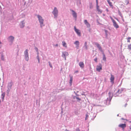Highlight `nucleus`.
I'll list each match as a JSON object with an SVG mask.
<instances>
[{
    "label": "nucleus",
    "instance_id": "f257e3e1",
    "mask_svg": "<svg viewBox=\"0 0 131 131\" xmlns=\"http://www.w3.org/2000/svg\"><path fill=\"white\" fill-rule=\"evenodd\" d=\"M37 16L40 23V27L42 28L43 26H45L43 24L44 20L42 18V17L40 15H37Z\"/></svg>",
    "mask_w": 131,
    "mask_h": 131
},
{
    "label": "nucleus",
    "instance_id": "f03ea898",
    "mask_svg": "<svg viewBox=\"0 0 131 131\" xmlns=\"http://www.w3.org/2000/svg\"><path fill=\"white\" fill-rule=\"evenodd\" d=\"M108 95L109 97L107 98V99L104 101V103L106 105H108L110 104V102L112 98V96H111V93L109 92Z\"/></svg>",
    "mask_w": 131,
    "mask_h": 131
},
{
    "label": "nucleus",
    "instance_id": "7ed1b4c3",
    "mask_svg": "<svg viewBox=\"0 0 131 131\" xmlns=\"http://www.w3.org/2000/svg\"><path fill=\"white\" fill-rule=\"evenodd\" d=\"M52 13L54 15V18H56L58 16V11L56 7H55L54 8Z\"/></svg>",
    "mask_w": 131,
    "mask_h": 131
},
{
    "label": "nucleus",
    "instance_id": "20e7f679",
    "mask_svg": "<svg viewBox=\"0 0 131 131\" xmlns=\"http://www.w3.org/2000/svg\"><path fill=\"white\" fill-rule=\"evenodd\" d=\"M25 60L27 61H28L29 60V56L28 52V50L26 49L24 51V55Z\"/></svg>",
    "mask_w": 131,
    "mask_h": 131
},
{
    "label": "nucleus",
    "instance_id": "39448f33",
    "mask_svg": "<svg viewBox=\"0 0 131 131\" xmlns=\"http://www.w3.org/2000/svg\"><path fill=\"white\" fill-rule=\"evenodd\" d=\"M14 39V37L12 36H9L7 38L8 41L12 43L13 42Z\"/></svg>",
    "mask_w": 131,
    "mask_h": 131
},
{
    "label": "nucleus",
    "instance_id": "423d86ee",
    "mask_svg": "<svg viewBox=\"0 0 131 131\" xmlns=\"http://www.w3.org/2000/svg\"><path fill=\"white\" fill-rule=\"evenodd\" d=\"M24 20L20 21L19 24L20 28H23L25 26V22Z\"/></svg>",
    "mask_w": 131,
    "mask_h": 131
},
{
    "label": "nucleus",
    "instance_id": "0eeeda50",
    "mask_svg": "<svg viewBox=\"0 0 131 131\" xmlns=\"http://www.w3.org/2000/svg\"><path fill=\"white\" fill-rule=\"evenodd\" d=\"M95 45L97 46V47L99 48V50L102 52V54L104 53V51L103 50L102 48L100 45V44L97 43H95Z\"/></svg>",
    "mask_w": 131,
    "mask_h": 131
},
{
    "label": "nucleus",
    "instance_id": "6e6552de",
    "mask_svg": "<svg viewBox=\"0 0 131 131\" xmlns=\"http://www.w3.org/2000/svg\"><path fill=\"white\" fill-rule=\"evenodd\" d=\"M95 45L97 46V47L99 48V50L102 52V54L104 53V51L103 50L102 48L100 45V44L97 43H95Z\"/></svg>",
    "mask_w": 131,
    "mask_h": 131
},
{
    "label": "nucleus",
    "instance_id": "1a4fd4ad",
    "mask_svg": "<svg viewBox=\"0 0 131 131\" xmlns=\"http://www.w3.org/2000/svg\"><path fill=\"white\" fill-rule=\"evenodd\" d=\"M96 70L98 72H100V70L102 69V65L101 64H99V66H97Z\"/></svg>",
    "mask_w": 131,
    "mask_h": 131
},
{
    "label": "nucleus",
    "instance_id": "9d476101",
    "mask_svg": "<svg viewBox=\"0 0 131 131\" xmlns=\"http://www.w3.org/2000/svg\"><path fill=\"white\" fill-rule=\"evenodd\" d=\"M71 10L72 12V15L73 17L76 19L77 16V13L73 10Z\"/></svg>",
    "mask_w": 131,
    "mask_h": 131
},
{
    "label": "nucleus",
    "instance_id": "9b49d317",
    "mask_svg": "<svg viewBox=\"0 0 131 131\" xmlns=\"http://www.w3.org/2000/svg\"><path fill=\"white\" fill-rule=\"evenodd\" d=\"M125 89L124 88H121L120 89H118L117 91V93H118V94L121 93L122 91L125 90Z\"/></svg>",
    "mask_w": 131,
    "mask_h": 131
},
{
    "label": "nucleus",
    "instance_id": "f8f14e48",
    "mask_svg": "<svg viewBox=\"0 0 131 131\" xmlns=\"http://www.w3.org/2000/svg\"><path fill=\"white\" fill-rule=\"evenodd\" d=\"M118 126L123 129L126 127V125L125 124H120Z\"/></svg>",
    "mask_w": 131,
    "mask_h": 131
},
{
    "label": "nucleus",
    "instance_id": "ddd939ff",
    "mask_svg": "<svg viewBox=\"0 0 131 131\" xmlns=\"http://www.w3.org/2000/svg\"><path fill=\"white\" fill-rule=\"evenodd\" d=\"M113 25L114 27L116 28H118L119 27V26L117 24L116 21H114V22H113Z\"/></svg>",
    "mask_w": 131,
    "mask_h": 131
},
{
    "label": "nucleus",
    "instance_id": "4468645a",
    "mask_svg": "<svg viewBox=\"0 0 131 131\" xmlns=\"http://www.w3.org/2000/svg\"><path fill=\"white\" fill-rule=\"evenodd\" d=\"M114 76L113 75L111 74V77L110 78V80H111V82L112 83H113L114 82Z\"/></svg>",
    "mask_w": 131,
    "mask_h": 131
},
{
    "label": "nucleus",
    "instance_id": "2eb2a0df",
    "mask_svg": "<svg viewBox=\"0 0 131 131\" xmlns=\"http://www.w3.org/2000/svg\"><path fill=\"white\" fill-rule=\"evenodd\" d=\"M69 55L68 53L66 51H64L62 52V57H66Z\"/></svg>",
    "mask_w": 131,
    "mask_h": 131
},
{
    "label": "nucleus",
    "instance_id": "dca6fc26",
    "mask_svg": "<svg viewBox=\"0 0 131 131\" xmlns=\"http://www.w3.org/2000/svg\"><path fill=\"white\" fill-rule=\"evenodd\" d=\"M13 84V83L12 82L8 83L7 88H12Z\"/></svg>",
    "mask_w": 131,
    "mask_h": 131
},
{
    "label": "nucleus",
    "instance_id": "f3484780",
    "mask_svg": "<svg viewBox=\"0 0 131 131\" xmlns=\"http://www.w3.org/2000/svg\"><path fill=\"white\" fill-rule=\"evenodd\" d=\"M79 65L82 68H83L84 67V64L83 62H80L79 63Z\"/></svg>",
    "mask_w": 131,
    "mask_h": 131
},
{
    "label": "nucleus",
    "instance_id": "a211bd4d",
    "mask_svg": "<svg viewBox=\"0 0 131 131\" xmlns=\"http://www.w3.org/2000/svg\"><path fill=\"white\" fill-rule=\"evenodd\" d=\"M96 114L95 113H92L91 114V116H93V118H91V119L92 120H93L94 118H95L96 116Z\"/></svg>",
    "mask_w": 131,
    "mask_h": 131
},
{
    "label": "nucleus",
    "instance_id": "6ab92c4d",
    "mask_svg": "<svg viewBox=\"0 0 131 131\" xmlns=\"http://www.w3.org/2000/svg\"><path fill=\"white\" fill-rule=\"evenodd\" d=\"M5 96V92H4L1 95V97L2 99V101H3L4 99V97Z\"/></svg>",
    "mask_w": 131,
    "mask_h": 131
},
{
    "label": "nucleus",
    "instance_id": "aec40b11",
    "mask_svg": "<svg viewBox=\"0 0 131 131\" xmlns=\"http://www.w3.org/2000/svg\"><path fill=\"white\" fill-rule=\"evenodd\" d=\"M73 98L74 99H76L78 102H79L81 100V99L80 98L75 96H73Z\"/></svg>",
    "mask_w": 131,
    "mask_h": 131
},
{
    "label": "nucleus",
    "instance_id": "412c9836",
    "mask_svg": "<svg viewBox=\"0 0 131 131\" xmlns=\"http://www.w3.org/2000/svg\"><path fill=\"white\" fill-rule=\"evenodd\" d=\"M76 30L75 31L77 34V35L79 36H81V33L79 31V30L78 29V30Z\"/></svg>",
    "mask_w": 131,
    "mask_h": 131
},
{
    "label": "nucleus",
    "instance_id": "4be33fe9",
    "mask_svg": "<svg viewBox=\"0 0 131 131\" xmlns=\"http://www.w3.org/2000/svg\"><path fill=\"white\" fill-rule=\"evenodd\" d=\"M83 48H85L86 50L88 49V46H87V42L86 41L84 43V45L83 47Z\"/></svg>",
    "mask_w": 131,
    "mask_h": 131
},
{
    "label": "nucleus",
    "instance_id": "5701e85b",
    "mask_svg": "<svg viewBox=\"0 0 131 131\" xmlns=\"http://www.w3.org/2000/svg\"><path fill=\"white\" fill-rule=\"evenodd\" d=\"M11 89L12 88H7V89L6 91L7 95V96H8L10 91Z\"/></svg>",
    "mask_w": 131,
    "mask_h": 131
},
{
    "label": "nucleus",
    "instance_id": "b1692460",
    "mask_svg": "<svg viewBox=\"0 0 131 131\" xmlns=\"http://www.w3.org/2000/svg\"><path fill=\"white\" fill-rule=\"evenodd\" d=\"M74 44L75 45L77 46L78 47H79V41H76L74 43Z\"/></svg>",
    "mask_w": 131,
    "mask_h": 131
},
{
    "label": "nucleus",
    "instance_id": "393cba45",
    "mask_svg": "<svg viewBox=\"0 0 131 131\" xmlns=\"http://www.w3.org/2000/svg\"><path fill=\"white\" fill-rule=\"evenodd\" d=\"M96 7L97 10L99 12H100V13H101L102 12V11L99 8V5H98V6H96Z\"/></svg>",
    "mask_w": 131,
    "mask_h": 131
},
{
    "label": "nucleus",
    "instance_id": "a878e982",
    "mask_svg": "<svg viewBox=\"0 0 131 131\" xmlns=\"http://www.w3.org/2000/svg\"><path fill=\"white\" fill-rule=\"evenodd\" d=\"M103 60L105 61H106V58L105 56L104 53H103Z\"/></svg>",
    "mask_w": 131,
    "mask_h": 131
},
{
    "label": "nucleus",
    "instance_id": "bb28decb",
    "mask_svg": "<svg viewBox=\"0 0 131 131\" xmlns=\"http://www.w3.org/2000/svg\"><path fill=\"white\" fill-rule=\"evenodd\" d=\"M70 81L69 82V83L70 84V85H72V80H73V77H70Z\"/></svg>",
    "mask_w": 131,
    "mask_h": 131
},
{
    "label": "nucleus",
    "instance_id": "cd10ccee",
    "mask_svg": "<svg viewBox=\"0 0 131 131\" xmlns=\"http://www.w3.org/2000/svg\"><path fill=\"white\" fill-rule=\"evenodd\" d=\"M62 45L63 47H67V46L66 45V43L65 41H63L62 42Z\"/></svg>",
    "mask_w": 131,
    "mask_h": 131
},
{
    "label": "nucleus",
    "instance_id": "c85d7f7f",
    "mask_svg": "<svg viewBox=\"0 0 131 131\" xmlns=\"http://www.w3.org/2000/svg\"><path fill=\"white\" fill-rule=\"evenodd\" d=\"M107 1L109 4L110 6L111 7L113 6V5H112V3L111 2H110L109 0H107Z\"/></svg>",
    "mask_w": 131,
    "mask_h": 131
},
{
    "label": "nucleus",
    "instance_id": "c756f323",
    "mask_svg": "<svg viewBox=\"0 0 131 131\" xmlns=\"http://www.w3.org/2000/svg\"><path fill=\"white\" fill-rule=\"evenodd\" d=\"M118 13L119 15V16L121 17L122 18L123 17L122 14L121 13V12L119 10H118Z\"/></svg>",
    "mask_w": 131,
    "mask_h": 131
},
{
    "label": "nucleus",
    "instance_id": "7c9ffc66",
    "mask_svg": "<svg viewBox=\"0 0 131 131\" xmlns=\"http://www.w3.org/2000/svg\"><path fill=\"white\" fill-rule=\"evenodd\" d=\"M48 63H49V66L50 67L52 68H53L52 66L51 63V62H50L49 61H48Z\"/></svg>",
    "mask_w": 131,
    "mask_h": 131
},
{
    "label": "nucleus",
    "instance_id": "2f4dec72",
    "mask_svg": "<svg viewBox=\"0 0 131 131\" xmlns=\"http://www.w3.org/2000/svg\"><path fill=\"white\" fill-rule=\"evenodd\" d=\"M118 94V93H117V92L116 93L114 94L113 95V96H114L115 97H116L117 96H118V94Z\"/></svg>",
    "mask_w": 131,
    "mask_h": 131
},
{
    "label": "nucleus",
    "instance_id": "473e14b6",
    "mask_svg": "<svg viewBox=\"0 0 131 131\" xmlns=\"http://www.w3.org/2000/svg\"><path fill=\"white\" fill-rule=\"evenodd\" d=\"M1 59L2 60H4V56L3 54H2L1 55Z\"/></svg>",
    "mask_w": 131,
    "mask_h": 131
},
{
    "label": "nucleus",
    "instance_id": "72a5a7b5",
    "mask_svg": "<svg viewBox=\"0 0 131 131\" xmlns=\"http://www.w3.org/2000/svg\"><path fill=\"white\" fill-rule=\"evenodd\" d=\"M85 25H86L87 27L88 28L90 27V25L89 23H88L87 24H86Z\"/></svg>",
    "mask_w": 131,
    "mask_h": 131
},
{
    "label": "nucleus",
    "instance_id": "f704fd0d",
    "mask_svg": "<svg viewBox=\"0 0 131 131\" xmlns=\"http://www.w3.org/2000/svg\"><path fill=\"white\" fill-rule=\"evenodd\" d=\"M128 48L129 49L131 50V44H130L128 46Z\"/></svg>",
    "mask_w": 131,
    "mask_h": 131
},
{
    "label": "nucleus",
    "instance_id": "c9c22d12",
    "mask_svg": "<svg viewBox=\"0 0 131 131\" xmlns=\"http://www.w3.org/2000/svg\"><path fill=\"white\" fill-rule=\"evenodd\" d=\"M85 116H86V117H85V120H86L88 119V118L89 116V115L88 114H86V115H85Z\"/></svg>",
    "mask_w": 131,
    "mask_h": 131
},
{
    "label": "nucleus",
    "instance_id": "e433bc0d",
    "mask_svg": "<svg viewBox=\"0 0 131 131\" xmlns=\"http://www.w3.org/2000/svg\"><path fill=\"white\" fill-rule=\"evenodd\" d=\"M75 131H81L79 127H77L75 129Z\"/></svg>",
    "mask_w": 131,
    "mask_h": 131
},
{
    "label": "nucleus",
    "instance_id": "4c0bfd02",
    "mask_svg": "<svg viewBox=\"0 0 131 131\" xmlns=\"http://www.w3.org/2000/svg\"><path fill=\"white\" fill-rule=\"evenodd\" d=\"M84 22L85 24H87L88 23L86 20H85L84 21Z\"/></svg>",
    "mask_w": 131,
    "mask_h": 131
},
{
    "label": "nucleus",
    "instance_id": "58836bf2",
    "mask_svg": "<svg viewBox=\"0 0 131 131\" xmlns=\"http://www.w3.org/2000/svg\"><path fill=\"white\" fill-rule=\"evenodd\" d=\"M105 34L106 35V36H107V31L106 30H105Z\"/></svg>",
    "mask_w": 131,
    "mask_h": 131
},
{
    "label": "nucleus",
    "instance_id": "ea45409f",
    "mask_svg": "<svg viewBox=\"0 0 131 131\" xmlns=\"http://www.w3.org/2000/svg\"><path fill=\"white\" fill-rule=\"evenodd\" d=\"M131 39V38L130 37H129L128 38V40H127V42H130V40H129V39Z\"/></svg>",
    "mask_w": 131,
    "mask_h": 131
},
{
    "label": "nucleus",
    "instance_id": "a19ab883",
    "mask_svg": "<svg viewBox=\"0 0 131 131\" xmlns=\"http://www.w3.org/2000/svg\"><path fill=\"white\" fill-rule=\"evenodd\" d=\"M35 50L37 52H38V48L36 47L35 48Z\"/></svg>",
    "mask_w": 131,
    "mask_h": 131
},
{
    "label": "nucleus",
    "instance_id": "79ce46f5",
    "mask_svg": "<svg viewBox=\"0 0 131 131\" xmlns=\"http://www.w3.org/2000/svg\"><path fill=\"white\" fill-rule=\"evenodd\" d=\"M110 18H111V19L112 20V21L113 22H114V21H115V20L113 19L111 17H110Z\"/></svg>",
    "mask_w": 131,
    "mask_h": 131
},
{
    "label": "nucleus",
    "instance_id": "37998d69",
    "mask_svg": "<svg viewBox=\"0 0 131 131\" xmlns=\"http://www.w3.org/2000/svg\"><path fill=\"white\" fill-rule=\"evenodd\" d=\"M94 60L96 62H97V58H95L94 59Z\"/></svg>",
    "mask_w": 131,
    "mask_h": 131
},
{
    "label": "nucleus",
    "instance_id": "c03bdc74",
    "mask_svg": "<svg viewBox=\"0 0 131 131\" xmlns=\"http://www.w3.org/2000/svg\"><path fill=\"white\" fill-rule=\"evenodd\" d=\"M61 114H63V109H62V108H61Z\"/></svg>",
    "mask_w": 131,
    "mask_h": 131
},
{
    "label": "nucleus",
    "instance_id": "a18cd8bd",
    "mask_svg": "<svg viewBox=\"0 0 131 131\" xmlns=\"http://www.w3.org/2000/svg\"><path fill=\"white\" fill-rule=\"evenodd\" d=\"M96 6H97L98 5V0H96Z\"/></svg>",
    "mask_w": 131,
    "mask_h": 131
},
{
    "label": "nucleus",
    "instance_id": "49530a36",
    "mask_svg": "<svg viewBox=\"0 0 131 131\" xmlns=\"http://www.w3.org/2000/svg\"><path fill=\"white\" fill-rule=\"evenodd\" d=\"M53 46H55V47H58V44H57L56 45H53Z\"/></svg>",
    "mask_w": 131,
    "mask_h": 131
},
{
    "label": "nucleus",
    "instance_id": "de8ad7c7",
    "mask_svg": "<svg viewBox=\"0 0 131 131\" xmlns=\"http://www.w3.org/2000/svg\"><path fill=\"white\" fill-rule=\"evenodd\" d=\"M37 59H39V55H37Z\"/></svg>",
    "mask_w": 131,
    "mask_h": 131
},
{
    "label": "nucleus",
    "instance_id": "09e8293b",
    "mask_svg": "<svg viewBox=\"0 0 131 131\" xmlns=\"http://www.w3.org/2000/svg\"><path fill=\"white\" fill-rule=\"evenodd\" d=\"M74 30H75H75H78V29H77L75 27V26H74Z\"/></svg>",
    "mask_w": 131,
    "mask_h": 131
},
{
    "label": "nucleus",
    "instance_id": "8fccbe9b",
    "mask_svg": "<svg viewBox=\"0 0 131 131\" xmlns=\"http://www.w3.org/2000/svg\"><path fill=\"white\" fill-rule=\"evenodd\" d=\"M38 60V62L39 63L40 62V59H37Z\"/></svg>",
    "mask_w": 131,
    "mask_h": 131
},
{
    "label": "nucleus",
    "instance_id": "3c124183",
    "mask_svg": "<svg viewBox=\"0 0 131 131\" xmlns=\"http://www.w3.org/2000/svg\"><path fill=\"white\" fill-rule=\"evenodd\" d=\"M78 70H76V71L75 72H74V73H78Z\"/></svg>",
    "mask_w": 131,
    "mask_h": 131
},
{
    "label": "nucleus",
    "instance_id": "603ef678",
    "mask_svg": "<svg viewBox=\"0 0 131 131\" xmlns=\"http://www.w3.org/2000/svg\"><path fill=\"white\" fill-rule=\"evenodd\" d=\"M63 57V58H64L65 60H66V57Z\"/></svg>",
    "mask_w": 131,
    "mask_h": 131
},
{
    "label": "nucleus",
    "instance_id": "864d4df0",
    "mask_svg": "<svg viewBox=\"0 0 131 131\" xmlns=\"http://www.w3.org/2000/svg\"><path fill=\"white\" fill-rule=\"evenodd\" d=\"M127 103L125 105V107H126L127 106Z\"/></svg>",
    "mask_w": 131,
    "mask_h": 131
},
{
    "label": "nucleus",
    "instance_id": "5fc2aeb1",
    "mask_svg": "<svg viewBox=\"0 0 131 131\" xmlns=\"http://www.w3.org/2000/svg\"><path fill=\"white\" fill-rule=\"evenodd\" d=\"M64 131H69V130H68L67 129H66Z\"/></svg>",
    "mask_w": 131,
    "mask_h": 131
},
{
    "label": "nucleus",
    "instance_id": "6e6d98bb",
    "mask_svg": "<svg viewBox=\"0 0 131 131\" xmlns=\"http://www.w3.org/2000/svg\"><path fill=\"white\" fill-rule=\"evenodd\" d=\"M75 94L77 96H79V95L78 94H77L76 93H75Z\"/></svg>",
    "mask_w": 131,
    "mask_h": 131
},
{
    "label": "nucleus",
    "instance_id": "4d7b16f0",
    "mask_svg": "<svg viewBox=\"0 0 131 131\" xmlns=\"http://www.w3.org/2000/svg\"><path fill=\"white\" fill-rule=\"evenodd\" d=\"M106 10L107 12H108V9H106Z\"/></svg>",
    "mask_w": 131,
    "mask_h": 131
},
{
    "label": "nucleus",
    "instance_id": "13d9d810",
    "mask_svg": "<svg viewBox=\"0 0 131 131\" xmlns=\"http://www.w3.org/2000/svg\"><path fill=\"white\" fill-rule=\"evenodd\" d=\"M39 53L38 52H37V55H39Z\"/></svg>",
    "mask_w": 131,
    "mask_h": 131
},
{
    "label": "nucleus",
    "instance_id": "bf43d9fd",
    "mask_svg": "<svg viewBox=\"0 0 131 131\" xmlns=\"http://www.w3.org/2000/svg\"><path fill=\"white\" fill-rule=\"evenodd\" d=\"M75 114H76V115H78L77 114V112H75Z\"/></svg>",
    "mask_w": 131,
    "mask_h": 131
},
{
    "label": "nucleus",
    "instance_id": "052dcab7",
    "mask_svg": "<svg viewBox=\"0 0 131 131\" xmlns=\"http://www.w3.org/2000/svg\"><path fill=\"white\" fill-rule=\"evenodd\" d=\"M74 102V101H73V100H72V102Z\"/></svg>",
    "mask_w": 131,
    "mask_h": 131
},
{
    "label": "nucleus",
    "instance_id": "680f3d73",
    "mask_svg": "<svg viewBox=\"0 0 131 131\" xmlns=\"http://www.w3.org/2000/svg\"><path fill=\"white\" fill-rule=\"evenodd\" d=\"M122 83V82H121V84H120V85H121V84Z\"/></svg>",
    "mask_w": 131,
    "mask_h": 131
},
{
    "label": "nucleus",
    "instance_id": "e2e57ef3",
    "mask_svg": "<svg viewBox=\"0 0 131 131\" xmlns=\"http://www.w3.org/2000/svg\"><path fill=\"white\" fill-rule=\"evenodd\" d=\"M117 116H119V114H117Z\"/></svg>",
    "mask_w": 131,
    "mask_h": 131
},
{
    "label": "nucleus",
    "instance_id": "0e129e2a",
    "mask_svg": "<svg viewBox=\"0 0 131 131\" xmlns=\"http://www.w3.org/2000/svg\"><path fill=\"white\" fill-rule=\"evenodd\" d=\"M4 73H3V76H4Z\"/></svg>",
    "mask_w": 131,
    "mask_h": 131
},
{
    "label": "nucleus",
    "instance_id": "69168bd1",
    "mask_svg": "<svg viewBox=\"0 0 131 131\" xmlns=\"http://www.w3.org/2000/svg\"><path fill=\"white\" fill-rule=\"evenodd\" d=\"M9 131H11V130H10Z\"/></svg>",
    "mask_w": 131,
    "mask_h": 131
},
{
    "label": "nucleus",
    "instance_id": "338daca9",
    "mask_svg": "<svg viewBox=\"0 0 131 131\" xmlns=\"http://www.w3.org/2000/svg\"><path fill=\"white\" fill-rule=\"evenodd\" d=\"M103 16H104L105 15L104 14H103Z\"/></svg>",
    "mask_w": 131,
    "mask_h": 131
},
{
    "label": "nucleus",
    "instance_id": "774afa93",
    "mask_svg": "<svg viewBox=\"0 0 131 131\" xmlns=\"http://www.w3.org/2000/svg\"><path fill=\"white\" fill-rule=\"evenodd\" d=\"M78 1H81V0H78Z\"/></svg>",
    "mask_w": 131,
    "mask_h": 131
}]
</instances>
